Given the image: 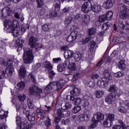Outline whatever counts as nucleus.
Listing matches in <instances>:
<instances>
[{
  "instance_id": "28",
  "label": "nucleus",
  "mask_w": 129,
  "mask_h": 129,
  "mask_svg": "<svg viewBox=\"0 0 129 129\" xmlns=\"http://www.w3.org/2000/svg\"><path fill=\"white\" fill-rule=\"evenodd\" d=\"M25 82L21 81L18 83L17 85V89H18L19 91H22V90L25 88Z\"/></svg>"
},
{
  "instance_id": "30",
  "label": "nucleus",
  "mask_w": 129,
  "mask_h": 129,
  "mask_svg": "<svg viewBox=\"0 0 129 129\" xmlns=\"http://www.w3.org/2000/svg\"><path fill=\"white\" fill-rule=\"evenodd\" d=\"M118 90L117 87L115 86L114 85H111L109 89V92H112L113 93H116Z\"/></svg>"
},
{
  "instance_id": "3",
  "label": "nucleus",
  "mask_w": 129,
  "mask_h": 129,
  "mask_svg": "<svg viewBox=\"0 0 129 129\" xmlns=\"http://www.w3.org/2000/svg\"><path fill=\"white\" fill-rule=\"evenodd\" d=\"M16 124L20 129H30L32 127L31 124L28 122L22 123V118L20 116L16 117Z\"/></svg>"
},
{
  "instance_id": "9",
  "label": "nucleus",
  "mask_w": 129,
  "mask_h": 129,
  "mask_svg": "<svg viewBox=\"0 0 129 129\" xmlns=\"http://www.w3.org/2000/svg\"><path fill=\"white\" fill-rule=\"evenodd\" d=\"M25 107H27V106L25 105L23 109V112L25 113L26 112V116L28 117L29 121H34L35 120V117L36 116V113L33 112L32 115H30V111H26Z\"/></svg>"
},
{
  "instance_id": "62",
  "label": "nucleus",
  "mask_w": 129,
  "mask_h": 129,
  "mask_svg": "<svg viewBox=\"0 0 129 129\" xmlns=\"http://www.w3.org/2000/svg\"><path fill=\"white\" fill-rule=\"evenodd\" d=\"M36 2L38 8H42V7H43V5H44V1L43 0H37Z\"/></svg>"
},
{
  "instance_id": "52",
  "label": "nucleus",
  "mask_w": 129,
  "mask_h": 129,
  "mask_svg": "<svg viewBox=\"0 0 129 129\" xmlns=\"http://www.w3.org/2000/svg\"><path fill=\"white\" fill-rule=\"evenodd\" d=\"M81 76V74L80 73H77L74 75L73 80L74 81H76V80H77V79H78V78H79V77H80Z\"/></svg>"
},
{
  "instance_id": "61",
  "label": "nucleus",
  "mask_w": 129,
  "mask_h": 129,
  "mask_svg": "<svg viewBox=\"0 0 129 129\" xmlns=\"http://www.w3.org/2000/svg\"><path fill=\"white\" fill-rule=\"evenodd\" d=\"M119 123H120L123 129H129V126H127L125 127V125L124 124V123L121 120H118Z\"/></svg>"
},
{
  "instance_id": "59",
  "label": "nucleus",
  "mask_w": 129,
  "mask_h": 129,
  "mask_svg": "<svg viewBox=\"0 0 129 129\" xmlns=\"http://www.w3.org/2000/svg\"><path fill=\"white\" fill-rule=\"evenodd\" d=\"M86 85L88 86V87H91L92 88H93L95 85V84L93 81H90L86 83Z\"/></svg>"
},
{
  "instance_id": "58",
  "label": "nucleus",
  "mask_w": 129,
  "mask_h": 129,
  "mask_svg": "<svg viewBox=\"0 0 129 129\" xmlns=\"http://www.w3.org/2000/svg\"><path fill=\"white\" fill-rule=\"evenodd\" d=\"M75 103L76 105H79L82 103V100L80 98H76L75 101Z\"/></svg>"
},
{
  "instance_id": "24",
  "label": "nucleus",
  "mask_w": 129,
  "mask_h": 129,
  "mask_svg": "<svg viewBox=\"0 0 129 129\" xmlns=\"http://www.w3.org/2000/svg\"><path fill=\"white\" fill-rule=\"evenodd\" d=\"M92 11L96 14L100 13L101 11V7L99 5H94L92 7Z\"/></svg>"
},
{
  "instance_id": "5",
  "label": "nucleus",
  "mask_w": 129,
  "mask_h": 129,
  "mask_svg": "<svg viewBox=\"0 0 129 129\" xmlns=\"http://www.w3.org/2000/svg\"><path fill=\"white\" fill-rule=\"evenodd\" d=\"M106 120L104 121L103 124L105 127H110L112 125V122L114 120V114H106Z\"/></svg>"
},
{
  "instance_id": "47",
  "label": "nucleus",
  "mask_w": 129,
  "mask_h": 129,
  "mask_svg": "<svg viewBox=\"0 0 129 129\" xmlns=\"http://www.w3.org/2000/svg\"><path fill=\"white\" fill-rule=\"evenodd\" d=\"M99 20L100 23H103V22H105V21H106V20L107 19L106 18V16H105V15H101L100 16H99Z\"/></svg>"
},
{
  "instance_id": "22",
  "label": "nucleus",
  "mask_w": 129,
  "mask_h": 129,
  "mask_svg": "<svg viewBox=\"0 0 129 129\" xmlns=\"http://www.w3.org/2000/svg\"><path fill=\"white\" fill-rule=\"evenodd\" d=\"M97 84L101 88H104V87L107 86V81L104 78H102V81H98Z\"/></svg>"
},
{
  "instance_id": "39",
  "label": "nucleus",
  "mask_w": 129,
  "mask_h": 129,
  "mask_svg": "<svg viewBox=\"0 0 129 129\" xmlns=\"http://www.w3.org/2000/svg\"><path fill=\"white\" fill-rule=\"evenodd\" d=\"M81 19H82V15H80V14H77L74 18V20L76 22H80Z\"/></svg>"
},
{
  "instance_id": "51",
  "label": "nucleus",
  "mask_w": 129,
  "mask_h": 129,
  "mask_svg": "<svg viewBox=\"0 0 129 129\" xmlns=\"http://www.w3.org/2000/svg\"><path fill=\"white\" fill-rule=\"evenodd\" d=\"M42 29L43 31H44V32H48V31L50 30V27L47 24H44L42 26Z\"/></svg>"
},
{
  "instance_id": "7",
  "label": "nucleus",
  "mask_w": 129,
  "mask_h": 129,
  "mask_svg": "<svg viewBox=\"0 0 129 129\" xmlns=\"http://www.w3.org/2000/svg\"><path fill=\"white\" fill-rule=\"evenodd\" d=\"M92 4L90 2H85L82 6V11L83 13L87 14L92 10Z\"/></svg>"
},
{
  "instance_id": "48",
  "label": "nucleus",
  "mask_w": 129,
  "mask_h": 129,
  "mask_svg": "<svg viewBox=\"0 0 129 129\" xmlns=\"http://www.w3.org/2000/svg\"><path fill=\"white\" fill-rule=\"evenodd\" d=\"M72 22V17H69L66 19V20L64 21V24L65 25H69V24H71Z\"/></svg>"
},
{
  "instance_id": "41",
  "label": "nucleus",
  "mask_w": 129,
  "mask_h": 129,
  "mask_svg": "<svg viewBox=\"0 0 129 129\" xmlns=\"http://www.w3.org/2000/svg\"><path fill=\"white\" fill-rule=\"evenodd\" d=\"M56 115L57 116H59V117H64V113H63V111H62V110L61 109H58L56 110Z\"/></svg>"
},
{
  "instance_id": "38",
  "label": "nucleus",
  "mask_w": 129,
  "mask_h": 129,
  "mask_svg": "<svg viewBox=\"0 0 129 129\" xmlns=\"http://www.w3.org/2000/svg\"><path fill=\"white\" fill-rule=\"evenodd\" d=\"M53 87H54V82H50L45 88V90L49 91V90H51Z\"/></svg>"
},
{
  "instance_id": "32",
  "label": "nucleus",
  "mask_w": 129,
  "mask_h": 129,
  "mask_svg": "<svg viewBox=\"0 0 129 129\" xmlns=\"http://www.w3.org/2000/svg\"><path fill=\"white\" fill-rule=\"evenodd\" d=\"M79 120L80 121H87L89 120V117H88V115H81L79 116Z\"/></svg>"
},
{
  "instance_id": "27",
  "label": "nucleus",
  "mask_w": 129,
  "mask_h": 129,
  "mask_svg": "<svg viewBox=\"0 0 129 129\" xmlns=\"http://www.w3.org/2000/svg\"><path fill=\"white\" fill-rule=\"evenodd\" d=\"M71 59H67L66 61H64L62 64L64 68H67V69H69L70 68H71Z\"/></svg>"
},
{
  "instance_id": "57",
  "label": "nucleus",
  "mask_w": 129,
  "mask_h": 129,
  "mask_svg": "<svg viewBox=\"0 0 129 129\" xmlns=\"http://www.w3.org/2000/svg\"><path fill=\"white\" fill-rule=\"evenodd\" d=\"M53 85L54 86H56V88L58 90L61 89V88H62V85L60 83L53 82Z\"/></svg>"
},
{
  "instance_id": "4",
  "label": "nucleus",
  "mask_w": 129,
  "mask_h": 129,
  "mask_svg": "<svg viewBox=\"0 0 129 129\" xmlns=\"http://www.w3.org/2000/svg\"><path fill=\"white\" fill-rule=\"evenodd\" d=\"M120 8L121 12L119 13V17L122 19V20H126L128 18V15L126 12H128L129 8H126V6L124 4H122L120 5Z\"/></svg>"
},
{
  "instance_id": "45",
  "label": "nucleus",
  "mask_w": 129,
  "mask_h": 129,
  "mask_svg": "<svg viewBox=\"0 0 129 129\" xmlns=\"http://www.w3.org/2000/svg\"><path fill=\"white\" fill-rule=\"evenodd\" d=\"M71 68L69 69H72V70H76V64H75L74 59H73L71 61Z\"/></svg>"
},
{
  "instance_id": "33",
  "label": "nucleus",
  "mask_w": 129,
  "mask_h": 129,
  "mask_svg": "<svg viewBox=\"0 0 129 129\" xmlns=\"http://www.w3.org/2000/svg\"><path fill=\"white\" fill-rule=\"evenodd\" d=\"M105 16L107 20H108V21H110L112 19L113 13L111 11H109L108 12H106V15Z\"/></svg>"
},
{
  "instance_id": "50",
  "label": "nucleus",
  "mask_w": 129,
  "mask_h": 129,
  "mask_svg": "<svg viewBox=\"0 0 129 129\" xmlns=\"http://www.w3.org/2000/svg\"><path fill=\"white\" fill-rule=\"evenodd\" d=\"M26 95H23L21 94H18V98L20 101H24L26 99Z\"/></svg>"
},
{
  "instance_id": "19",
  "label": "nucleus",
  "mask_w": 129,
  "mask_h": 129,
  "mask_svg": "<svg viewBox=\"0 0 129 129\" xmlns=\"http://www.w3.org/2000/svg\"><path fill=\"white\" fill-rule=\"evenodd\" d=\"M103 75L104 76L103 78H104L105 80V79H106V80H112V76L110 74L108 70H105L104 71Z\"/></svg>"
},
{
  "instance_id": "20",
  "label": "nucleus",
  "mask_w": 129,
  "mask_h": 129,
  "mask_svg": "<svg viewBox=\"0 0 129 129\" xmlns=\"http://www.w3.org/2000/svg\"><path fill=\"white\" fill-rule=\"evenodd\" d=\"M82 21L84 24H89L90 23V16L85 14L82 15Z\"/></svg>"
},
{
  "instance_id": "2",
  "label": "nucleus",
  "mask_w": 129,
  "mask_h": 129,
  "mask_svg": "<svg viewBox=\"0 0 129 129\" xmlns=\"http://www.w3.org/2000/svg\"><path fill=\"white\" fill-rule=\"evenodd\" d=\"M14 69L13 64H9L5 71L2 72V75H0V79H6L7 78L6 74H7V76H12L13 73H14Z\"/></svg>"
},
{
  "instance_id": "23",
  "label": "nucleus",
  "mask_w": 129,
  "mask_h": 129,
  "mask_svg": "<svg viewBox=\"0 0 129 129\" xmlns=\"http://www.w3.org/2000/svg\"><path fill=\"white\" fill-rule=\"evenodd\" d=\"M70 93L73 96H78L80 94V89L75 88L71 91Z\"/></svg>"
},
{
  "instance_id": "25",
  "label": "nucleus",
  "mask_w": 129,
  "mask_h": 129,
  "mask_svg": "<svg viewBox=\"0 0 129 129\" xmlns=\"http://www.w3.org/2000/svg\"><path fill=\"white\" fill-rule=\"evenodd\" d=\"M37 114L38 115L39 117L41 118V119L44 118L45 119L47 117H46V113L44 112V111L38 110H37Z\"/></svg>"
},
{
  "instance_id": "54",
  "label": "nucleus",
  "mask_w": 129,
  "mask_h": 129,
  "mask_svg": "<svg viewBox=\"0 0 129 129\" xmlns=\"http://www.w3.org/2000/svg\"><path fill=\"white\" fill-rule=\"evenodd\" d=\"M48 74H49V78H51V79H53V77L56 75V73L54 72V71H49L48 72Z\"/></svg>"
},
{
  "instance_id": "42",
  "label": "nucleus",
  "mask_w": 129,
  "mask_h": 129,
  "mask_svg": "<svg viewBox=\"0 0 129 129\" xmlns=\"http://www.w3.org/2000/svg\"><path fill=\"white\" fill-rule=\"evenodd\" d=\"M46 121L45 122V125H46V126L47 127H49V126H50V125H51V119H50V118L49 117H46V118H45Z\"/></svg>"
},
{
  "instance_id": "53",
  "label": "nucleus",
  "mask_w": 129,
  "mask_h": 129,
  "mask_svg": "<svg viewBox=\"0 0 129 129\" xmlns=\"http://www.w3.org/2000/svg\"><path fill=\"white\" fill-rule=\"evenodd\" d=\"M57 70L59 72H63L65 70V68L63 64H58L57 66Z\"/></svg>"
},
{
  "instance_id": "35",
  "label": "nucleus",
  "mask_w": 129,
  "mask_h": 129,
  "mask_svg": "<svg viewBox=\"0 0 129 129\" xmlns=\"http://www.w3.org/2000/svg\"><path fill=\"white\" fill-rule=\"evenodd\" d=\"M97 126V121L96 119L93 120L91 125L88 127V129L95 128Z\"/></svg>"
},
{
  "instance_id": "10",
  "label": "nucleus",
  "mask_w": 129,
  "mask_h": 129,
  "mask_svg": "<svg viewBox=\"0 0 129 129\" xmlns=\"http://www.w3.org/2000/svg\"><path fill=\"white\" fill-rule=\"evenodd\" d=\"M18 72L20 79H24L25 77H26V73H27V70H26L25 66L22 65Z\"/></svg>"
},
{
  "instance_id": "13",
  "label": "nucleus",
  "mask_w": 129,
  "mask_h": 129,
  "mask_svg": "<svg viewBox=\"0 0 129 129\" xmlns=\"http://www.w3.org/2000/svg\"><path fill=\"white\" fill-rule=\"evenodd\" d=\"M77 38V33L75 32H72L71 34L67 37V41L69 43H71L73 41H75Z\"/></svg>"
},
{
  "instance_id": "15",
  "label": "nucleus",
  "mask_w": 129,
  "mask_h": 129,
  "mask_svg": "<svg viewBox=\"0 0 129 129\" xmlns=\"http://www.w3.org/2000/svg\"><path fill=\"white\" fill-rule=\"evenodd\" d=\"M73 54H74V52L70 50H66L64 52V58L69 59V60H73V58H73Z\"/></svg>"
},
{
  "instance_id": "26",
  "label": "nucleus",
  "mask_w": 129,
  "mask_h": 129,
  "mask_svg": "<svg viewBox=\"0 0 129 129\" xmlns=\"http://www.w3.org/2000/svg\"><path fill=\"white\" fill-rule=\"evenodd\" d=\"M8 32L11 33L14 37H18V36L19 35L18 28L16 29L13 27V28H12L11 30H8Z\"/></svg>"
},
{
  "instance_id": "6",
  "label": "nucleus",
  "mask_w": 129,
  "mask_h": 129,
  "mask_svg": "<svg viewBox=\"0 0 129 129\" xmlns=\"http://www.w3.org/2000/svg\"><path fill=\"white\" fill-rule=\"evenodd\" d=\"M38 93H42V90L39 89L38 86L36 85H33L29 88V94L30 95L36 96Z\"/></svg>"
},
{
  "instance_id": "56",
  "label": "nucleus",
  "mask_w": 129,
  "mask_h": 129,
  "mask_svg": "<svg viewBox=\"0 0 129 129\" xmlns=\"http://www.w3.org/2000/svg\"><path fill=\"white\" fill-rule=\"evenodd\" d=\"M12 24H13V27L14 28V29H18L19 27V22L18 21L15 20L14 21H12Z\"/></svg>"
},
{
  "instance_id": "34",
  "label": "nucleus",
  "mask_w": 129,
  "mask_h": 129,
  "mask_svg": "<svg viewBox=\"0 0 129 129\" xmlns=\"http://www.w3.org/2000/svg\"><path fill=\"white\" fill-rule=\"evenodd\" d=\"M111 26V23L109 22L105 23L102 25V29L104 31H107Z\"/></svg>"
},
{
  "instance_id": "1",
  "label": "nucleus",
  "mask_w": 129,
  "mask_h": 129,
  "mask_svg": "<svg viewBox=\"0 0 129 129\" xmlns=\"http://www.w3.org/2000/svg\"><path fill=\"white\" fill-rule=\"evenodd\" d=\"M23 60L25 64H31L34 61V54H33V50L30 49L28 51L24 50L23 55Z\"/></svg>"
},
{
  "instance_id": "17",
  "label": "nucleus",
  "mask_w": 129,
  "mask_h": 129,
  "mask_svg": "<svg viewBox=\"0 0 129 129\" xmlns=\"http://www.w3.org/2000/svg\"><path fill=\"white\" fill-rule=\"evenodd\" d=\"M24 42H25V40L22 37H20L16 40V44L19 47L17 51H19V49L20 50H22V47H23V44H24Z\"/></svg>"
},
{
  "instance_id": "49",
  "label": "nucleus",
  "mask_w": 129,
  "mask_h": 129,
  "mask_svg": "<svg viewBox=\"0 0 129 129\" xmlns=\"http://www.w3.org/2000/svg\"><path fill=\"white\" fill-rule=\"evenodd\" d=\"M92 39V37L91 36H89L86 38H84L82 39V43H83V44H86L87 43H88V42H89L90 40H91Z\"/></svg>"
},
{
  "instance_id": "14",
  "label": "nucleus",
  "mask_w": 129,
  "mask_h": 129,
  "mask_svg": "<svg viewBox=\"0 0 129 129\" xmlns=\"http://www.w3.org/2000/svg\"><path fill=\"white\" fill-rule=\"evenodd\" d=\"M38 43V38L34 37L31 36L29 39V45L30 46L31 48H35V46Z\"/></svg>"
},
{
  "instance_id": "8",
  "label": "nucleus",
  "mask_w": 129,
  "mask_h": 129,
  "mask_svg": "<svg viewBox=\"0 0 129 129\" xmlns=\"http://www.w3.org/2000/svg\"><path fill=\"white\" fill-rule=\"evenodd\" d=\"M116 93H111L105 98V101L108 104H112L115 101Z\"/></svg>"
},
{
  "instance_id": "11",
  "label": "nucleus",
  "mask_w": 129,
  "mask_h": 129,
  "mask_svg": "<svg viewBox=\"0 0 129 129\" xmlns=\"http://www.w3.org/2000/svg\"><path fill=\"white\" fill-rule=\"evenodd\" d=\"M5 29H7L8 31L12 30L14 27H13V20L11 19H6L4 21V24Z\"/></svg>"
},
{
  "instance_id": "63",
  "label": "nucleus",
  "mask_w": 129,
  "mask_h": 129,
  "mask_svg": "<svg viewBox=\"0 0 129 129\" xmlns=\"http://www.w3.org/2000/svg\"><path fill=\"white\" fill-rule=\"evenodd\" d=\"M62 123L63 124H69L70 123V119L68 118L65 120L62 119Z\"/></svg>"
},
{
  "instance_id": "36",
  "label": "nucleus",
  "mask_w": 129,
  "mask_h": 129,
  "mask_svg": "<svg viewBox=\"0 0 129 129\" xmlns=\"http://www.w3.org/2000/svg\"><path fill=\"white\" fill-rule=\"evenodd\" d=\"M118 68L119 69H121L122 70H123L124 68H125V63H124V60H121L118 64Z\"/></svg>"
},
{
  "instance_id": "18",
  "label": "nucleus",
  "mask_w": 129,
  "mask_h": 129,
  "mask_svg": "<svg viewBox=\"0 0 129 129\" xmlns=\"http://www.w3.org/2000/svg\"><path fill=\"white\" fill-rule=\"evenodd\" d=\"M72 107V103L71 102H63L61 104V108L63 110H67Z\"/></svg>"
},
{
  "instance_id": "46",
  "label": "nucleus",
  "mask_w": 129,
  "mask_h": 129,
  "mask_svg": "<svg viewBox=\"0 0 129 129\" xmlns=\"http://www.w3.org/2000/svg\"><path fill=\"white\" fill-rule=\"evenodd\" d=\"M28 106L29 108L32 109L34 108V104L31 99H28L27 100Z\"/></svg>"
},
{
  "instance_id": "21",
  "label": "nucleus",
  "mask_w": 129,
  "mask_h": 129,
  "mask_svg": "<svg viewBox=\"0 0 129 129\" xmlns=\"http://www.w3.org/2000/svg\"><path fill=\"white\" fill-rule=\"evenodd\" d=\"M104 9H111L112 7H113V4L112 3V0H107L103 5Z\"/></svg>"
},
{
  "instance_id": "43",
  "label": "nucleus",
  "mask_w": 129,
  "mask_h": 129,
  "mask_svg": "<svg viewBox=\"0 0 129 129\" xmlns=\"http://www.w3.org/2000/svg\"><path fill=\"white\" fill-rule=\"evenodd\" d=\"M104 95V91H98L96 92V97L97 98H101L102 96Z\"/></svg>"
},
{
  "instance_id": "40",
  "label": "nucleus",
  "mask_w": 129,
  "mask_h": 129,
  "mask_svg": "<svg viewBox=\"0 0 129 129\" xmlns=\"http://www.w3.org/2000/svg\"><path fill=\"white\" fill-rule=\"evenodd\" d=\"M5 11V15L6 16H10V14L12 13V9L9 7H6L3 9V12Z\"/></svg>"
},
{
  "instance_id": "12",
  "label": "nucleus",
  "mask_w": 129,
  "mask_h": 129,
  "mask_svg": "<svg viewBox=\"0 0 129 129\" xmlns=\"http://www.w3.org/2000/svg\"><path fill=\"white\" fill-rule=\"evenodd\" d=\"M124 106H121L118 108V111H120V112L124 113L126 112L127 110L129 109V102L128 101H124L123 102Z\"/></svg>"
},
{
  "instance_id": "29",
  "label": "nucleus",
  "mask_w": 129,
  "mask_h": 129,
  "mask_svg": "<svg viewBox=\"0 0 129 129\" xmlns=\"http://www.w3.org/2000/svg\"><path fill=\"white\" fill-rule=\"evenodd\" d=\"M74 59L77 62H79L82 59V54L79 52H76L74 55Z\"/></svg>"
},
{
  "instance_id": "31",
  "label": "nucleus",
  "mask_w": 129,
  "mask_h": 129,
  "mask_svg": "<svg viewBox=\"0 0 129 129\" xmlns=\"http://www.w3.org/2000/svg\"><path fill=\"white\" fill-rule=\"evenodd\" d=\"M97 47H98V45L96 44V42H95V41L92 40L90 42V45L89 47L90 51H93L94 48H97Z\"/></svg>"
},
{
  "instance_id": "16",
  "label": "nucleus",
  "mask_w": 129,
  "mask_h": 129,
  "mask_svg": "<svg viewBox=\"0 0 129 129\" xmlns=\"http://www.w3.org/2000/svg\"><path fill=\"white\" fill-rule=\"evenodd\" d=\"M94 119H95L97 121H101V120L104 119V114L98 112L94 114Z\"/></svg>"
},
{
  "instance_id": "64",
  "label": "nucleus",
  "mask_w": 129,
  "mask_h": 129,
  "mask_svg": "<svg viewBox=\"0 0 129 129\" xmlns=\"http://www.w3.org/2000/svg\"><path fill=\"white\" fill-rule=\"evenodd\" d=\"M54 9L55 12H58L60 10V5L58 3H56L54 5Z\"/></svg>"
},
{
  "instance_id": "37",
  "label": "nucleus",
  "mask_w": 129,
  "mask_h": 129,
  "mask_svg": "<svg viewBox=\"0 0 129 129\" xmlns=\"http://www.w3.org/2000/svg\"><path fill=\"white\" fill-rule=\"evenodd\" d=\"M81 110V106H75L73 110H72V112L73 113H78L79 111Z\"/></svg>"
},
{
  "instance_id": "55",
  "label": "nucleus",
  "mask_w": 129,
  "mask_h": 129,
  "mask_svg": "<svg viewBox=\"0 0 129 129\" xmlns=\"http://www.w3.org/2000/svg\"><path fill=\"white\" fill-rule=\"evenodd\" d=\"M95 33H96V30L95 29V28H92L89 29L88 34H89L90 35H94Z\"/></svg>"
},
{
  "instance_id": "60",
  "label": "nucleus",
  "mask_w": 129,
  "mask_h": 129,
  "mask_svg": "<svg viewBox=\"0 0 129 129\" xmlns=\"http://www.w3.org/2000/svg\"><path fill=\"white\" fill-rule=\"evenodd\" d=\"M43 48V45L41 43H38L36 44L35 46V50L38 52V51H39V50H41Z\"/></svg>"
},
{
  "instance_id": "44",
  "label": "nucleus",
  "mask_w": 129,
  "mask_h": 129,
  "mask_svg": "<svg viewBox=\"0 0 129 129\" xmlns=\"http://www.w3.org/2000/svg\"><path fill=\"white\" fill-rule=\"evenodd\" d=\"M44 67L45 68H46V69L49 70V71L52 70L53 68V67L52 66V64H51V63H50V62H47L44 65Z\"/></svg>"
}]
</instances>
